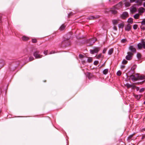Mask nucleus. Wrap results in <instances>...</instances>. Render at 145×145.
<instances>
[{"label":"nucleus","mask_w":145,"mask_h":145,"mask_svg":"<svg viewBox=\"0 0 145 145\" xmlns=\"http://www.w3.org/2000/svg\"><path fill=\"white\" fill-rule=\"evenodd\" d=\"M100 48L99 47H95L93 49L90 50V52L91 54H93L95 53H97L100 50Z\"/></svg>","instance_id":"f257e3e1"},{"label":"nucleus","mask_w":145,"mask_h":145,"mask_svg":"<svg viewBox=\"0 0 145 145\" xmlns=\"http://www.w3.org/2000/svg\"><path fill=\"white\" fill-rule=\"evenodd\" d=\"M135 0H125L124 1V4L126 7H129L130 6V3L134 2Z\"/></svg>","instance_id":"f03ea898"},{"label":"nucleus","mask_w":145,"mask_h":145,"mask_svg":"<svg viewBox=\"0 0 145 145\" xmlns=\"http://www.w3.org/2000/svg\"><path fill=\"white\" fill-rule=\"evenodd\" d=\"M138 47L139 49H141L142 47L145 49V42H142L141 43H138Z\"/></svg>","instance_id":"7ed1b4c3"},{"label":"nucleus","mask_w":145,"mask_h":145,"mask_svg":"<svg viewBox=\"0 0 145 145\" xmlns=\"http://www.w3.org/2000/svg\"><path fill=\"white\" fill-rule=\"evenodd\" d=\"M39 52L37 51L35 52L33 54L34 56L36 58H39L42 57V56L39 54Z\"/></svg>","instance_id":"20e7f679"},{"label":"nucleus","mask_w":145,"mask_h":145,"mask_svg":"<svg viewBox=\"0 0 145 145\" xmlns=\"http://www.w3.org/2000/svg\"><path fill=\"white\" fill-rule=\"evenodd\" d=\"M133 55V54L131 52H128L127 53V55L126 57V59L128 60H131Z\"/></svg>","instance_id":"39448f33"},{"label":"nucleus","mask_w":145,"mask_h":145,"mask_svg":"<svg viewBox=\"0 0 145 145\" xmlns=\"http://www.w3.org/2000/svg\"><path fill=\"white\" fill-rule=\"evenodd\" d=\"M128 13L126 12H123L121 16V18L125 19L128 16Z\"/></svg>","instance_id":"423d86ee"},{"label":"nucleus","mask_w":145,"mask_h":145,"mask_svg":"<svg viewBox=\"0 0 145 145\" xmlns=\"http://www.w3.org/2000/svg\"><path fill=\"white\" fill-rule=\"evenodd\" d=\"M138 13L141 15L145 11V9L142 7H140L138 9Z\"/></svg>","instance_id":"0eeeda50"},{"label":"nucleus","mask_w":145,"mask_h":145,"mask_svg":"<svg viewBox=\"0 0 145 145\" xmlns=\"http://www.w3.org/2000/svg\"><path fill=\"white\" fill-rule=\"evenodd\" d=\"M130 11L132 13L135 12L137 11V9L136 8L133 6L131 7L130 8Z\"/></svg>","instance_id":"6e6552de"},{"label":"nucleus","mask_w":145,"mask_h":145,"mask_svg":"<svg viewBox=\"0 0 145 145\" xmlns=\"http://www.w3.org/2000/svg\"><path fill=\"white\" fill-rule=\"evenodd\" d=\"M122 3L121 2H120L116 5L115 7V8L117 9H119L122 7Z\"/></svg>","instance_id":"1a4fd4ad"},{"label":"nucleus","mask_w":145,"mask_h":145,"mask_svg":"<svg viewBox=\"0 0 145 145\" xmlns=\"http://www.w3.org/2000/svg\"><path fill=\"white\" fill-rule=\"evenodd\" d=\"M130 78L133 81H135L138 80L137 77H136L134 75H132L130 76Z\"/></svg>","instance_id":"9d476101"},{"label":"nucleus","mask_w":145,"mask_h":145,"mask_svg":"<svg viewBox=\"0 0 145 145\" xmlns=\"http://www.w3.org/2000/svg\"><path fill=\"white\" fill-rule=\"evenodd\" d=\"M137 78H138V80H144L145 79V76L142 75L138 76Z\"/></svg>","instance_id":"9b49d317"},{"label":"nucleus","mask_w":145,"mask_h":145,"mask_svg":"<svg viewBox=\"0 0 145 145\" xmlns=\"http://www.w3.org/2000/svg\"><path fill=\"white\" fill-rule=\"evenodd\" d=\"M131 29V26L130 25H129V24H128L125 27V29L126 31H129Z\"/></svg>","instance_id":"f8f14e48"},{"label":"nucleus","mask_w":145,"mask_h":145,"mask_svg":"<svg viewBox=\"0 0 145 145\" xmlns=\"http://www.w3.org/2000/svg\"><path fill=\"white\" fill-rule=\"evenodd\" d=\"M119 21V20H113L112 21V24L114 25H116L118 23V21Z\"/></svg>","instance_id":"ddd939ff"},{"label":"nucleus","mask_w":145,"mask_h":145,"mask_svg":"<svg viewBox=\"0 0 145 145\" xmlns=\"http://www.w3.org/2000/svg\"><path fill=\"white\" fill-rule=\"evenodd\" d=\"M129 49L133 52H136V50L132 46L129 47Z\"/></svg>","instance_id":"4468645a"},{"label":"nucleus","mask_w":145,"mask_h":145,"mask_svg":"<svg viewBox=\"0 0 145 145\" xmlns=\"http://www.w3.org/2000/svg\"><path fill=\"white\" fill-rule=\"evenodd\" d=\"M127 22L129 23L128 24H129V25L132 24L133 22V19L131 18H129L128 19Z\"/></svg>","instance_id":"2eb2a0df"},{"label":"nucleus","mask_w":145,"mask_h":145,"mask_svg":"<svg viewBox=\"0 0 145 145\" xmlns=\"http://www.w3.org/2000/svg\"><path fill=\"white\" fill-rule=\"evenodd\" d=\"M140 14L139 13L137 14L134 16V18L135 19H138Z\"/></svg>","instance_id":"dca6fc26"},{"label":"nucleus","mask_w":145,"mask_h":145,"mask_svg":"<svg viewBox=\"0 0 145 145\" xmlns=\"http://www.w3.org/2000/svg\"><path fill=\"white\" fill-rule=\"evenodd\" d=\"M113 49L111 48L108 51V54L109 55H111L113 52Z\"/></svg>","instance_id":"f3484780"},{"label":"nucleus","mask_w":145,"mask_h":145,"mask_svg":"<svg viewBox=\"0 0 145 145\" xmlns=\"http://www.w3.org/2000/svg\"><path fill=\"white\" fill-rule=\"evenodd\" d=\"M29 39V38L25 36H24L22 37V39L25 41L27 40H28Z\"/></svg>","instance_id":"a211bd4d"},{"label":"nucleus","mask_w":145,"mask_h":145,"mask_svg":"<svg viewBox=\"0 0 145 145\" xmlns=\"http://www.w3.org/2000/svg\"><path fill=\"white\" fill-rule=\"evenodd\" d=\"M118 27L119 28H123L124 26V24L123 22L118 24Z\"/></svg>","instance_id":"6ab92c4d"},{"label":"nucleus","mask_w":145,"mask_h":145,"mask_svg":"<svg viewBox=\"0 0 145 145\" xmlns=\"http://www.w3.org/2000/svg\"><path fill=\"white\" fill-rule=\"evenodd\" d=\"M108 69H106L104 70L103 71V72L104 74H106L108 72Z\"/></svg>","instance_id":"aec40b11"},{"label":"nucleus","mask_w":145,"mask_h":145,"mask_svg":"<svg viewBox=\"0 0 145 145\" xmlns=\"http://www.w3.org/2000/svg\"><path fill=\"white\" fill-rule=\"evenodd\" d=\"M134 96L135 98L137 100H139L140 97V95H135Z\"/></svg>","instance_id":"412c9836"},{"label":"nucleus","mask_w":145,"mask_h":145,"mask_svg":"<svg viewBox=\"0 0 145 145\" xmlns=\"http://www.w3.org/2000/svg\"><path fill=\"white\" fill-rule=\"evenodd\" d=\"M136 3H138V5H141L142 4V1L140 0H137L136 1Z\"/></svg>","instance_id":"4be33fe9"},{"label":"nucleus","mask_w":145,"mask_h":145,"mask_svg":"<svg viewBox=\"0 0 145 145\" xmlns=\"http://www.w3.org/2000/svg\"><path fill=\"white\" fill-rule=\"evenodd\" d=\"M140 29L142 30H145V25H142L140 26Z\"/></svg>","instance_id":"5701e85b"},{"label":"nucleus","mask_w":145,"mask_h":145,"mask_svg":"<svg viewBox=\"0 0 145 145\" xmlns=\"http://www.w3.org/2000/svg\"><path fill=\"white\" fill-rule=\"evenodd\" d=\"M102 54H99L97 56H96L95 57L97 59H99L102 57Z\"/></svg>","instance_id":"b1692460"},{"label":"nucleus","mask_w":145,"mask_h":145,"mask_svg":"<svg viewBox=\"0 0 145 145\" xmlns=\"http://www.w3.org/2000/svg\"><path fill=\"white\" fill-rule=\"evenodd\" d=\"M65 28V26L63 25H62L60 28V29L61 30H62Z\"/></svg>","instance_id":"393cba45"},{"label":"nucleus","mask_w":145,"mask_h":145,"mask_svg":"<svg viewBox=\"0 0 145 145\" xmlns=\"http://www.w3.org/2000/svg\"><path fill=\"white\" fill-rule=\"evenodd\" d=\"M92 59L91 57H89L88 59V61L89 63H90L92 62Z\"/></svg>","instance_id":"a878e982"},{"label":"nucleus","mask_w":145,"mask_h":145,"mask_svg":"<svg viewBox=\"0 0 145 145\" xmlns=\"http://www.w3.org/2000/svg\"><path fill=\"white\" fill-rule=\"evenodd\" d=\"M111 11L112 13L114 14H115L117 13V11L114 10H112Z\"/></svg>","instance_id":"bb28decb"},{"label":"nucleus","mask_w":145,"mask_h":145,"mask_svg":"<svg viewBox=\"0 0 145 145\" xmlns=\"http://www.w3.org/2000/svg\"><path fill=\"white\" fill-rule=\"evenodd\" d=\"M141 25H145V19H143L141 22Z\"/></svg>","instance_id":"cd10ccee"},{"label":"nucleus","mask_w":145,"mask_h":145,"mask_svg":"<svg viewBox=\"0 0 145 145\" xmlns=\"http://www.w3.org/2000/svg\"><path fill=\"white\" fill-rule=\"evenodd\" d=\"M137 57L138 59H140L141 57V54L140 53H138L137 54Z\"/></svg>","instance_id":"c85d7f7f"},{"label":"nucleus","mask_w":145,"mask_h":145,"mask_svg":"<svg viewBox=\"0 0 145 145\" xmlns=\"http://www.w3.org/2000/svg\"><path fill=\"white\" fill-rule=\"evenodd\" d=\"M126 41V40L125 39H123L121 40V42L124 43Z\"/></svg>","instance_id":"c756f323"},{"label":"nucleus","mask_w":145,"mask_h":145,"mask_svg":"<svg viewBox=\"0 0 145 145\" xmlns=\"http://www.w3.org/2000/svg\"><path fill=\"white\" fill-rule=\"evenodd\" d=\"M121 72L120 71H118V72L117 73V75L118 76H120L121 75Z\"/></svg>","instance_id":"7c9ffc66"},{"label":"nucleus","mask_w":145,"mask_h":145,"mask_svg":"<svg viewBox=\"0 0 145 145\" xmlns=\"http://www.w3.org/2000/svg\"><path fill=\"white\" fill-rule=\"evenodd\" d=\"M137 25H134L133 26V28L134 29H136L137 28Z\"/></svg>","instance_id":"2f4dec72"},{"label":"nucleus","mask_w":145,"mask_h":145,"mask_svg":"<svg viewBox=\"0 0 145 145\" xmlns=\"http://www.w3.org/2000/svg\"><path fill=\"white\" fill-rule=\"evenodd\" d=\"M126 86L127 87V88H129L131 87L132 86L130 84H126Z\"/></svg>","instance_id":"473e14b6"},{"label":"nucleus","mask_w":145,"mask_h":145,"mask_svg":"<svg viewBox=\"0 0 145 145\" xmlns=\"http://www.w3.org/2000/svg\"><path fill=\"white\" fill-rule=\"evenodd\" d=\"M127 61L125 59H124L122 62V63L123 64H125L127 63Z\"/></svg>","instance_id":"72a5a7b5"},{"label":"nucleus","mask_w":145,"mask_h":145,"mask_svg":"<svg viewBox=\"0 0 145 145\" xmlns=\"http://www.w3.org/2000/svg\"><path fill=\"white\" fill-rule=\"evenodd\" d=\"M99 63V62L98 61H95L94 62V64L95 65H97V64H98Z\"/></svg>","instance_id":"f704fd0d"},{"label":"nucleus","mask_w":145,"mask_h":145,"mask_svg":"<svg viewBox=\"0 0 145 145\" xmlns=\"http://www.w3.org/2000/svg\"><path fill=\"white\" fill-rule=\"evenodd\" d=\"M107 50V48H104V50H103V54L105 53L106 52V51Z\"/></svg>","instance_id":"c9c22d12"},{"label":"nucleus","mask_w":145,"mask_h":145,"mask_svg":"<svg viewBox=\"0 0 145 145\" xmlns=\"http://www.w3.org/2000/svg\"><path fill=\"white\" fill-rule=\"evenodd\" d=\"M32 41L33 43H36L37 42V40L36 39H33Z\"/></svg>","instance_id":"e433bc0d"},{"label":"nucleus","mask_w":145,"mask_h":145,"mask_svg":"<svg viewBox=\"0 0 145 145\" xmlns=\"http://www.w3.org/2000/svg\"><path fill=\"white\" fill-rule=\"evenodd\" d=\"M144 88H142L140 90L139 92H142L144 91Z\"/></svg>","instance_id":"4c0bfd02"},{"label":"nucleus","mask_w":145,"mask_h":145,"mask_svg":"<svg viewBox=\"0 0 145 145\" xmlns=\"http://www.w3.org/2000/svg\"><path fill=\"white\" fill-rule=\"evenodd\" d=\"M89 18L90 19H94L95 18V17L93 16H91L89 17Z\"/></svg>","instance_id":"58836bf2"},{"label":"nucleus","mask_w":145,"mask_h":145,"mask_svg":"<svg viewBox=\"0 0 145 145\" xmlns=\"http://www.w3.org/2000/svg\"><path fill=\"white\" fill-rule=\"evenodd\" d=\"M47 50H45L44 52V53L45 55H46L47 54Z\"/></svg>","instance_id":"ea45409f"},{"label":"nucleus","mask_w":145,"mask_h":145,"mask_svg":"<svg viewBox=\"0 0 145 145\" xmlns=\"http://www.w3.org/2000/svg\"><path fill=\"white\" fill-rule=\"evenodd\" d=\"M133 135H130V136H129V137H128V139L129 140V139L133 137Z\"/></svg>","instance_id":"a19ab883"},{"label":"nucleus","mask_w":145,"mask_h":145,"mask_svg":"<svg viewBox=\"0 0 145 145\" xmlns=\"http://www.w3.org/2000/svg\"><path fill=\"white\" fill-rule=\"evenodd\" d=\"M79 56L80 58H83L84 57V56L82 54H80L79 55Z\"/></svg>","instance_id":"79ce46f5"},{"label":"nucleus","mask_w":145,"mask_h":145,"mask_svg":"<svg viewBox=\"0 0 145 145\" xmlns=\"http://www.w3.org/2000/svg\"><path fill=\"white\" fill-rule=\"evenodd\" d=\"M89 41H90V42L89 43H92V41H93V43H94L95 41H92V40H91V39L90 40V39L89 40Z\"/></svg>","instance_id":"37998d69"},{"label":"nucleus","mask_w":145,"mask_h":145,"mask_svg":"<svg viewBox=\"0 0 145 145\" xmlns=\"http://www.w3.org/2000/svg\"><path fill=\"white\" fill-rule=\"evenodd\" d=\"M113 29L114 30H117V27L116 26H114V27H113Z\"/></svg>","instance_id":"c03bdc74"},{"label":"nucleus","mask_w":145,"mask_h":145,"mask_svg":"<svg viewBox=\"0 0 145 145\" xmlns=\"http://www.w3.org/2000/svg\"><path fill=\"white\" fill-rule=\"evenodd\" d=\"M29 59L30 61H32L33 59V57H30Z\"/></svg>","instance_id":"a18cd8bd"},{"label":"nucleus","mask_w":145,"mask_h":145,"mask_svg":"<svg viewBox=\"0 0 145 145\" xmlns=\"http://www.w3.org/2000/svg\"><path fill=\"white\" fill-rule=\"evenodd\" d=\"M124 65H122L121 66V67L122 68H123L124 67Z\"/></svg>","instance_id":"49530a36"},{"label":"nucleus","mask_w":145,"mask_h":145,"mask_svg":"<svg viewBox=\"0 0 145 145\" xmlns=\"http://www.w3.org/2000/svg\"><path fill=\"white\" fill-rule=\"evenodd\" d=\"M143 6L145 7V2L143 4Z\"/></svg>","instance_id":"de8ad7c7"},{"label":"nucleus","mask_w":145,"mask_h":145,"mask_svg":"<svg viewBox=\"0 0 145 145\" xmlns=\"http://www.w3.org/2000/svg\"><path fill=\"white\" fill-rule=\"evenodd\" d=\"M54 52H51V53H50V54H53L54 53Z\"/></svg>","instance_id":"09e8293b"},{"label":"nucleus","mask_w":145,"mask_h":145,"mask_svg":"<svg viewBox=\"0 0 145 145\" xmlns=\"http://www.w3.org/2000/svg\"><path fill=\"white\" fill-rule=\"evenodd\" d=\"M144 137H143H143H142V139H143V138H144Z\"/></svg>","instance_id":"8fccbe9b"},{"label":"nucleus","mask_w":145,"mask_h":145,"mask_svg":"<svg viewBox=\"0 0 145 145\" xmlns=\"http://www.w3.org/2000/svg\"><path fill=\"white\" fill-rule=\"evenodd\" d=\"M144 104H145V101L144 102Z\"/></svg>","instance_id":"3c124183"},{"label":"nucleus","mask_w":145,"mask_h":145,"mask_svg":"<svg viewBox=\"0 0 145 145\" xmlns=\"http://www.w3.org/2000/svg\"><path fill=\"white\" fill-rule=\"evenodd\" d=\"M137 88V90H138V88Z\"/></svg>","instance_id":"603ef678"}]
</instances>
